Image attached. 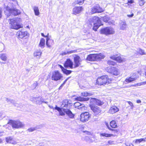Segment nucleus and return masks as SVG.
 I'll return each mask as SVG.
<instances>
[{"instance_id":"obj_39","label":"nucleus","mask_w":146,"mask_h":146,"mask_svg":"<svg viewBox=\"0 0 146 146\" xmlns=\"http://www.w3.org/2000/svg\"><path fill=\"white\" fill-rule=\"evenodd\" d=\"M144 85V82H141L139 83H138L135 84V85H131V86H141V85Z\"/></svg>"},{"instance_id":"obj_57","label":"nucleus","mask_w":146,"mask_h":146,"mask_svg":"<svg viewBox=\"0 0 146 146\" xmlns=\"http://www.w3.org/2000/svg\"><path fill=\"white\" fill-rule=\"evenodd\" d=\"M12 100L10 99H7L6 101L9 103H11V101Z\"/></svg>"},{"instance_id":"obj_50","label":"nucleus","mask_w":146,"mask_h":146,"mask_svg":"<svg viewBox=\"0 0 146 146\" xmlns=\"http://www.w3.org/2000/svg\"><path fill=\"white\" fill-rule=\"evenodd\" d=\"M114 144V142L113 141H110L108 142V144L107 145H112Z\"/></svg>"},{"instance_id":"obj_46","label":"nucleus","mask_w":146,"mask_h":146,"mask_svg":"<svg viewBox=\"0 0 146 146\" xmlns=\"http://www.w3.org/2000/svg\"><path fill=\"white\" fill-rule=\"evenodd\" d=\"M76 52V50H71L69 52H64V55H66V54H70L72 53H75Z\"/></svg>"},{"instance_id":"obj_30","label":"nucleus","mask_w":146,"mask_h":146,"mask_svg":"<svg viewBox=\"0 0 146 146\" xmlns=\"http://www.w3.org/2000/svg\"><path fill=\"white\" fill-rule=\"evenodd\" d=\"M35 15L36 16H38L40 14L39 9L38 7L34 6L33 8Z\"/></svg>"},{"instance_id":"obj_53","label":"nucleus","mask_w":146,"mask_h":146,"mask_svg":"<svg viewBox=\"0 0 146 146\" xmlns=\"http://www.w3.org/2000/svg\"><path fill=\"white\" fill-rule=\"evenodd\" d=\"M5 135V133L3 131H2L0 132V137L2 136Z\"/></svg>"},{"instance_id":"obj_64","label":"nucleus","mask_w":146,"mask_h":146,"mask_svg":"<svg viewBox=\"0 0 146 146\" xmlns=\"http://www.w3.org/2000/svg\"><path fill=\"white\" fill-rule=\"evenodd\" d=\"M69 78H67L66 80L64 82H63V83L62 84H63V85H64L65 84V83L66 82V81L68 80V79Z\"/></svg>"},{"instance_id":"obj_33","label":"nucleus","mask_w":146,"mask_h":146,"mask_svg":"<svg viewBox=\"0 0 146 146\" xmlns=\"http://www.w3.org/2000/svg\"><path fill=\"white\" fill-rule=\"evenodd\" d=\"M1 59L5 61L7 60L6 55L5 54H1L0 56Z\"/></svg>"},{"instance_id":"obj_21","label":"nucleus","mask_w":146,"mask_h":146,"mask_svg":"<svg viewBox=\"0 0 146 146\" xmlns=\"http://www.w3.org/2000/svg\"><path fill=\"white\" fill-rule=\"evenodd\" d=\"M89 98H85L84 97H82L80 96L78 97H77L75 98V100L80 101H86L89 100Z\"/></svg>"},{"instance_id":"obj_60","label":"nucleus","mask_w":146,"mask_h":146,"mask_svg":"<svg viewBox=\"0 0 146 146\" xmlns=\"http://www.w3.org/2000/svg\"><path fill=\"white\" fill-rule=\"evenodd\" d=\"M133 13H132L131 15H128L127 16L128 17H131L133 16Z\"/></svg>"},{"instance_id":"obj_25","label":"nucleus","mask_w":146,"mask_h":146,"mask_svg":"<svg viewBox=\"0 0 146 146\" xmlns=\"http://www.w3.org/2000/svg\"><path fill=\"white\" fill-rule=\"evenodd\" d=\"M68 100L66 99L64 100L62 102V104L61 106V108L67 107L68 106Z\"/></svg>"},{"instance_id":"obj_36","label":"nucleus","mask_w":146,"mask_h":146,"mask_svg":"<svg viewBox=\"0 0 146 146\" xmlns=\"http://www.w3.org/2000/svg\"><path fill=\"white\" fill-rule=\"evenodd\" d=\"M97 99L95 98H91L90 99V104L93 105V104L95 103Z\"/></svg>"},{"instance_id":"obj_22","label":"nucleus","mask_w":146,"mask_h":146,"mask_svg":"<svg viewBox=\"0 0 146 146\" xmlns=\"http://www.w3.org/2000/svg\"><path fill=\"white\" fill-rule=\"evenodd\" d=\"M59 66L61 69L62 71H63V72L67 75H68L70 74L71 72L72 71L70 70H68L65 68H64L62 66L60 65H59Z\"/></svg>"},{"instance_id":"obj_27","label":"nucleus","mask_w":146,"mask_h":146,"mask_svg":"<svg viewBox=\"0 0 146 146\" xmlns=\"http://www.w3.org/2000/svg\"><path fill=\"white\" fill-rule=\"evenodd\" d=\"M45 45V40L43 38H42L40 40V42L39 44V46L42 48H43Z\"/></svg>"},{"instance_id":"obj_26","label":"nucleus","mask_w":146,"mask_h":146,"mask_svg":"<svg viewBox=\"0 0 146 146\" xmlns=\"http://www.w3.org/2000/svg\"><path fill=\"white\" fill-rule=\"evenodd\" d=\"M54 40H50L49 41L46 42V45L49 48H51L52 46L54 44Z\"/></svg>"},{"instance_id":"obj_62","label":"nucleus","mask_w":146,"mask_h":146,"mask_svg":"<svg viewBox=\"0 0 146 146\" xmlns=\"http://www.w3.org/2000/svg\"><path fill=\"white\" fill-rule=\"evenodd\" d=\"M94 140H93L91 138H89V141H88L90 143H92L93 142V141H94Z\"/></svg>"},{"instance_id":"obj_23","label":"nucleus","mask_w":146,"mask_h":146,"mask_svg":"<svg viewBox=\"0 0 146 146\" xmlns=\"http://www.w3.org/2000/svg\"><path fill=\"white\" fill-rule=\"evenodd\" d=\"M6 142L9 143L15 144L16 143V142L14 141L11 137H8L6 138Z\"/></svg>"},{"instance_id":"obj_29","label":"nucleus","mask_w":146,"mask_h":146,"mask_svg":"<svg viewBox=\"0 0 146 146\" xmlns=\"http://www.w3.org/2000/svg\"><path fill=\"white\" fill-rule=\"evenodd\" d=\"M110 125L112 128H116L117 127L115 121L114 120L110 122Z\"/></svg>"},{"instance_id":"obj_51","label":"nucleus","mask_w":146,"mask_h":146,"mask_svg":"<svg viewBox=\"0 0 146 146\" xmlns=\"http://www.w3.org/2000/svg\"><path fill=\"white\" fill-rule=\"evenodd\" d=\"M126 146H134L131 143H129L128 142H126L125 143Z\"/></svg>"},{"instance_id":"obj_43","label":"nucleus","mask_w":146,"mask_h":146,"mask_svg":"<svg viewBox=\"0 0 146 146\" xmlns=\"http://www.w3.org/2000/svg\"><path fill=\"white\" fill-rule=\"evenodd\" d=\"M36 129V127H31L28 129L27 130L29 132H33Z\"/></svg>"},{"instance_id":"obj_45","label":"nucleus","mask_w":146,"mask_h":146,"mask_svg":"<svg viewBox=\"0 0 146 146\" xmlns=\"http://www.w3.org/2000/svg\"><path fill=\"white\" fill-rule=\"evenodd\" d=\"M118 56V54H115L110 56V58L111 59L115 60L117 56Z\"/></svg>"},{"instance_id":"obj_59","label":"nucleus","mask_w":146,"mask_h":146,"mask_svg":"<svg viewBox=\"0 0 146 146\" xmlns=\"http://www.w3.org/2000/svg\"><path fill=\"white\" fill-rule=\"evenodd\" d=\"M41 35H42V36L45 37H46L48 36V35H49V34H48H48H47V35H46V36H45V35H44V34L43 33H41Z\"/></svg>"},{"instance_id":"obj_34","label":"nucleus","mask_w":146,"mask_h":146,"mask_svg":"<svg viewBox=\"0 0 146 146\" xmlns=\"http://www.w3.org/2000/svg\"><path fill=\"white\" fill-rule=\"evenodd\" d=\"M93 29L95 31L97 30L98 29L101 25V23L97 24H94Z\"/></svg>"},{"instance_id":"obj_14","label":"nucleus","mask_w":146,"mask_h":146,"mask_svg":"<svg viewBox=\"0 0 146 146\" xmlns=\"http://www.w3.org/2000/svg\"><path fill=\"white\" fill-rule=\"evenodd\" d=\"M137 78L135 75H132L130 77L127 78L125 80L124 82L125 84H127L135 80Z\"/></svg>"},{"instance_id":"obj_44","label":"nucleus","mask_w":146,"mask_h":146,"mask_svg":"<svg viewBox=\"0 0 146 146\" xmlns=\"http://www.w3.org/2000/svg\"><path fill=\"white\" fill-rule=\"evenodd\" d=\"M127 102L128 103V104H129L131 106V108H130L132 110L133 109L134 106L132 103L130 101H128V102Z\"/></svg>"},{"instance_id":"obj_48","label":"nucleus","mask_w":146,"mask_h":146,"mask_svg":"<svg viewBox=\"0 0 146 146\" xmlns=\"http://www.w3.org/2000/svg\"><path fill=\"white\" fill-rule=\"evenodd\" d=\"M103 20L105 22H107L109 20V18L107 17H104Z\"/></svg>"},{"instance_id":"obj_40","label":"nucleus","mask_w":146,"mask_h":146,"mask_svg":"<svg viewBox=\"0 0 146 146\" xmlns=\"http://www.w3.org/2000/svg\"><path fill=\"white\" fill-rule=\"evenodd\" d=\"M84 1V0H77V1H76L75 3L80 5H81L83 3Z\"/></svg>"},{"instance_id":"obj_13","label":"nucleus","mask_w":146,"mask_h":146,"mask_svg":"<svg viewBox=\"0 0 146 146\" xmlns=\"http://www.w3.org/2000/svg\"><path fill=\"white\" fill-rule=\"evenodd\" d=\"M74 106L75 108H77L82 111H83L86 108L84 105L81 104L79 102H76L75 103Z\"/></svg>"},{"instance_id":"obj_1","label":"nucleus","mask_w":146,"mask_h":146,"mask_svg":"<svg viewBox=\"0 0 146 146\" xmlns=\"http://www.w3.org/2000/svg\"><path fill=\"white\" fill-rule=\"evenodd\" d=\"M55 109L57 110L59 112L60 115L64 116L65 115V113H66L70 118H73L74 117V115L68 109L60 108L57 106L55 107Z\"/></svg>"},{"instance_id":"obj_6","label":"nucleus","mask_w":146,"mask_h":146,"mask_svg":"<svg viewBox=\"0 0 146 146\" xmlns=\"http://www.w3.org/2000/svg\"><path fill=\"white\" fill-rule=\"evenodd\" d=\"M101 33L106 35L113 34L115 33L114 29L110 27H107L102 29L100 31Z\"/></svg>"},{"instance_id":"obj_19","label":"nucleus","mask_w":146,"mask_h":146,"mask_svg":"<svg viewBox=\"0 0 146 146\" xmlns=\"http://www.w3.org/2000/svg\"><path fill=\"white\" fill-rule=\"evenodd\" d=\"M119 111V108L115 106H113L111 107L109 110V113L111 114H114L118 112Z\"/></svg>"},{"instance_id":"obj_52","label":"nucleus","mask_w":146,"mask_h":146,"mask_svg":"<svg viewBox=\"0 0 146 146\" xmlns=\"http://www.w3.org/2000/svg\"><path fill=\"white\" fill-rule=\"evenodd\" d=\"M11 103L13 104L15 106H16L17 104L15 101L14 100H12L11 101Z\"/></svg>"},{"instance_id":"obj_54","label":"nucleus","mask_w":146,"mask_h":146,"mask_svg":"<svg viewBox=\"0 0 146 146\" xmlns=\"http://www.w3.org/2000/svg\"><path fill=\"white\" fill-rule=\"evenodd\" d=\"M38 85V84L37 82H35L34 83L33 85V88H35Z\"/></svg>"},{"instance_id":"obj_2","label":"nucleus","mask_w":146,"mask_h":146,"mask_svg":"<svg viewBox=\"0 0 146 146\" xmlns=\"http://www.w3.org/2000/svg\"><path fill=\"white\" fill-rule=\"evenodd\" d=\"M6 10L5 11V15L7 17L11 15L16 16L21 13L20 11L14 8H10L8 6L6 7Z\"/></svg>"},{"instance_id":"obj_49","label":"nucleus","mask_w":146,"mask_h":146,"mask_svg":"<svg viewBox=\"0 0 146 146\" xmlns=\"http://www.w3.org/2000/svg\"><path fill=\"white\" fill-rule=\"evenodd\" d=\"M14 2L13 3H9V5H11V6L12 7V8H13L14 6H15V5H16V4H17H17L15 3H14V2Z\"/></svg>"},{"instance_id":"obj_24","label":"nucleus","mask_w":146,"mask_h":146,"mask_svg":"<svg viewBox=\"0 0 146 146\" xmlns=\"http://www.w3.org/2000/svg\"><path fill=\"white\" fill-rule=\"evenodd\" d=\"M127 25L125 22H122L120 23V29L122 30H126Z\"/></svg>"},{"instance_id":"obj_32","label":"nucleus","mask_w":146,"mask_h":146,"mask_svg":"<svg viewBox=\"0 0 146 146\" xmlns=\"http://www.w3.org/2000/svg\"><path fill=\"white\" fill-rule=\"evenodd\" d=\"M137 52L141 55L146 54V53L144 52V50L141 48L138 49Z\"/></svg>"},{"instance_id":"obj_42","label":"nucleus","mask_w":146,"mask_h":146,"mask_svg":"<svg viewBox=\"0 0 146 146\" xmlns=\"http://www.w3.org/2000/svg\"><path fill=\"white\" fill-rule=\"evenodd\" d=\"M81 95L82 96H88V92L86 91L84 92L81 93Z\"/></svg>"},{"instance_id":"obj_28","label":"nucleus","mask_w":146,"mask_h":146,"mask_svg":"<svg viewBox=\"0 0 146 146\" xmlns=\"http://www.w3.org/2000/svg\"><path fill=\"white\" fill-rule=\"evenodd\" d=\"M42 52L40 50H37L34 53V56L37 58H39L41 55Z\"/></svg>"},{"instance_id":"obj_9","label":"nucleus","mask_w":146,"mask_h":146,"mask_svg":"<svg viewBox=\"0 0 146 146\" xmlns=\"http://www.w3.org/2000/svg\"><path fill=\"white\" fill-rule=\"evenodd\" d=\"M103 11V9L100 7L99 4H96L92 8L91 13V14H93L97 13H101Z\"/></svg>"},{"instance_id":"obj_47","label":"nucleus","mask_w":146,"mask_h":146,"mask_svg":"<svg viewBox=\"0 0 146 146\" xmlns=\"http://www.w3.org/2000/svg\"><path fill=\"white\" fill-rule=\"evenodd\" d=\"M139 2L140 5L141 6L143 5L145 3L144 0H140Z\"/></svg>"},{"instance_id":"obj_10","label":"nucleus","mask_w":146,"mask_h":146,"mask_svg":"<svg viewBox=\"0 0 146 146\" xmlns=\"http://www.w3.org/2000/svg\"><path fill=\"white\" fill-rule=\"evenodd\" d=\"M80 120L83 122L88 121L90 117L89 113L86 112L82 113L80 115Z\"/></svg>"},{"instance_id":"obj_5","label":"nucleus","mask_w":146,"mask_h":146,"mask_svg":"<svg viewBox=\"0 0 146 146\" xmlns=\"http://www.w3.org/2000/svg\"><path fill=\"white\" fill-rule=\"evenodd\" d=\"M7 123L10 124L13 128H21L24 126V124L18 120H10Z\"/></svg>"},{"instance_id":"obj_58","label":"nucleus","mask_w":146,"mask_h":146,"mask_svg":"<svg viewBox=\"0 0 146 146\" xmlns=\"http://www.w3.org/2000/svg\"><path fill=\"white\" fill-rule=\"evenodd\" d=\"M48 36L46 37V42H48L50 40H52V39H50V38L48 37Z\"/></svg>"},{"instance_id":"obj_3","label":"nucleus","mask_w":146,"mask_h":146,"mask_svg":"<svg viewBox=\"0 0 146 146\" xmlns=\"http://www.w3.org/2000/svg\"><path fill=\"white\" fill-rule=\"evenodd\" d=\"M111 81V79H109L108 76H104L98 78L97 80V83L100 85H108Z\"/></svg>"},{"instance_id":"obj_7","label":"nucleus","mask_w":146,"mask_h":146,"mask_svg":"<svg viewBox=\"0 0 146 146\" xmlns=\"http://www.w3.org/2000/svg\"><path fill=\"white\" fill-rule=\"evenodd\" d=\"M9 20L10 21L9 23L10 25L11 28L15 29H18L22 27L21 26L17 23L16 19H9Z\"/></svg>"},{"instance_id":"obj_12","label":"nucleus","mask_w":146,"mask_h":146,"mask_svg":"<svg viewBox=\"0 0 146 146\" xmlns=\"http://www.w3.org/2000/svg\"><path fill=\"white\" fill-rule=\"evenodd\" d=\"M62 77L61 74L58 71H55L52 73V79L56 81L58 80Z\"/></svg>"},{"instance_id":"obj_15","label":"nucleus","mask_w":146,"mask_h":146,"mask_svg":"<svg viewBox=\"0 0 146 146\" xmlns=\"http://www.w3.org/2000/svg\"><path fill=\"white\" fill-rule=\"evenodd\" d=\"M89 21L91 23H93V24H98V23H101V21L99 18L96 16L90 18L89 20Z\"/></svg>"},{"instance_id":"obj_56","label":"nucleus","mask_w":146,"mask_h":146,"mask_svg":"<svg viewBox=\"0 0 146 146\" xmlns=\"http://www.w3.org/2000/svg\"><path fill=\"white\" fill-rule=\"evenodd\" d=\"M128 3L129 4H131L133 3V0H128Z\"/></svg>"},{"instance_id":"obj_17","label":"nucleus","mask_w":146,"mask_h":146,"mask_svg":"<svg viewBox=\"0 0 146 146\" xmlns=\"http://www.w3.org/2000/svg\"><path fill=\"white\" fill-rule=\"evenodd\" d=\"M73 62L70 59H68L65 62L64 66L66 68L69 67L70 68H73Z\"/></svg>"},{"instance_id":"obj_4","label":"nucleus","mask_w":146,"mask_h":146,"mask_svg":"<svg viewBox=\"0 0 146 146\" xmlns=\"http://www.w3.org/2000/svg\"><path fill=\"white\" fill-rule=\"evenodd\" d=\"M105 56L102 53L98 54H91L88 55L86 58L87 60L90 61H100L103 59Z\"/></svg>"},{"instance_id":"obj_8","label":"nucleus","mask_w":146,"mask_h":146,"mask_svg":"<svg viewBox=\"0 0 146 146\" xmlns=\"http://www.w3.org/2000/svg\"><path fill=\"white\" fill-rule=\"evenodd\" d=\"M90 106L94 115H99L100 114L101 109L100 108L97 106L92 104H90Z\"/></svg>"},{"instance_id":"obj_63","label":"nucleus","mask_w":146,"mask_h":146,"mask_svg":"<svg viewBox=\"0 0 146 146\" xmlns=\"http://www.w3.org/2000/svg\"><path fill=\"white\" fill-rule=\"evenodd\" d=\"M136 102L137 103H140L141 102V101L139 100H137L136 101Z\"/></svg>"},{"instance_id":"obj_18","label":"nucleus","mask_w":146,"mask_h":146,"mask_svg":"<svg viewBox=\"0 0 146 146\" xmlns=\"http://www.w3.org/2000/svg\"><path fill=\"white\" fill-rule=\"evenodd\" d=\"M83 10V8L82 7H74L73 9V13L75 15L80 13Z\"/></svg>"},{"instance_id":"obj_11","label":"nucleus","mask_w":146,"mask_h":146,"mask_svg":"<svg viewBox=\"0 0 146 146\" xmlns=\"http://www.w3.org/2000/svg\"><path fill=\"white\" fill-rule=\"evenodd\" d=\"M74 68L78 67L81 64L80 62L82 61V60L79 56L75 55L74 56Z\"/></svg>"},{"instance_id":"obj_55","label":"nucleus","mask_w":146,"mask_h":146,"mask_svg":"<svg viewBox=\"0 0 146 146\" xmlns=\"http://www.w3.org/2000/svg\"><path fill=\"white\" fill-rule=\"evenodd\" d=\"M106 126H107V127H108V128L110 130H112V131H113V130L114 131H115V130L112 129L110 127H109V126L108 124H106Z\"/></svg>"},{"instance_id":"obj_20","label":"nucleus","mask_w":146,"mask_h":146,"mask_svg":"<svg viewBox=\"0 0 146 146\" xmlns=\"http://www.w3.org/2000/svg\"><path fill=\"white\" fill-rule=\"evenodd\" d=\"M110 70L109 72H111L113 75L117 76L119 75V72L117 68L114 67H111L110 68Z\"/></svg>"},{"instance_id":"obj_35","label":"nucleus","mask_w":146,"mask_h":146,"mask_svg":"<svg viewBox=\"0 0 146 146\" xmlns=\"http://www.w3.org/2000/svg\"><path fill=\"white\" fill-rule=\"evenodd\" d=\"M142 141H146V137L144 138H141L139 139H137L135 140V143H139Z\"/></svg>"},{"instance_id":"obj_38","label":"nucleus","mask_w":146,"mask_h":146,"mask_svg":"<svg viewBox=\"0 0 146 146\" xmlns=\"http://www.w3.org/2000/svg\"><path fill=\"white\" fill-rule=\"evenodd\" d=\"M104 104L103 102L100 100L97 99L96 101V104L99 106H101L103 104Z\"/></svg>"},{"instance_id":"obj_37","label":"nucleus","mask_w":146,"mask_h":146,"mask_svg":"<svg viewBox=\"0 0 146 146\" xmlns=\"http://www.w3.org/2000/svg\"><path fill=\"white\" fill-rule=\"evenodd\" d=\"M115 61L119 62H121L123 61V59L118 55V56H117L116 57Z\"/></svg>"},{"instance_id":"obj_41","label":"nucleus","mask_w":146,"mask_h":146,"mask_svg":"<svg viewBox=\"0 0 146 146\" xmlns=\"http://www.w3.org/2000/svg\"><path fill=\"white\" fill-rule=\"evenodd\" d=\"M107 64L109 65H114L115 64V63L111 60H109L107 62Z\"/></svg>"},{"instance_id":"obj_61","label":"nucleus","mask_w":146,"mask_h":146,"mask_svg":"<svg viewBox=\"0 0 146 146\" xmlns=\"http://www.w3.org/2000/svg\"><path fill=\"white\" fill-rule=\"evenodd\" d=\"M94 94L91 92H88V96H90L93 95Z\"/></svg>"},{"instance_id":"obj_16","label":"nucleus","mask_w":146,"mask_h":146,"mask_svg":"<svg viewBox=\"0 0 146 146\" xmlns=\"http://www.w3.org/2000/svg\"><path fill=\"white\" fill-rule=\"evenodd\" d=\"M28 33L27 31H19L17 33L16 35L20 38H23L24 37L27 36Z\"/></svg>"},{"instance_id":"obj_31","label":"nucleus","mask_w":146,"mask_h":146,"mask_svg":"<svg viewBox=\"0 0 146 146\" xmlns=\"http://www.w3.org/2000/svg\"><path fill=\"white\" fill-rule=\"evenodd\" d=\"M100 135L101 137H110L113 135L112 134H108L105 133H100Z\"/></svg>"}]
</instances>
